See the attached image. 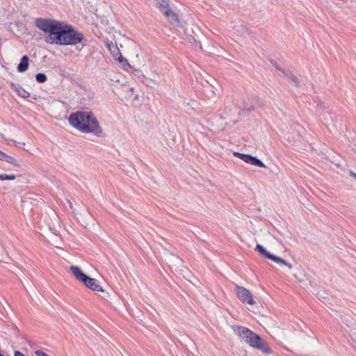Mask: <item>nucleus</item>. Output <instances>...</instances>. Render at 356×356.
Wrapping results in <instances>:
<instances>
[{
	"label": "nucleus",
	"instance_id": "nucleus-11",
	"mask_svg": "<svg viewBox=\"0 0 356 356\" xmlns=\"http://www.w3.org/2000/svg\"><path fill=\"white\" fill-rule=\"evenodd\" d=\"M0 160L4 161H6L8 163L13 164L14 165H18L17 161L14 157H12L6 154V153L1 152V150H0Z\"/></svg>",
	"mask_w": 356,
	"mask_h": 356
},
{
	"label": "nucleus",
	"instance_id": "nucleus-8",
	"mask_svg": "<svg viewBox=\"0 0 356 356\" xmlns=\"http://www.w3.org/2000/svg\"><path fill=\"white\" fill-rule=\"evenodd\" d=\"M81 283L92 291H103V289L98 284L97 280L87 275L85 277L83 280L81 282Z\"/></svg>",
	"mask_w": 356,
	"mask_h": 356
},
{
	"label": "nucleus",
	"instance_id": "nucleus-3",
	"mask_svg": "<svg viewBox=\"0 0 356 356\" xmlns=\"http://www.w3.org/2000/svg\"><path fill=\"white\" fill-rule=\"evenodd\" d=\"M232 329L234 332L250 347L261 351L264 354L272 353L267 342L251 330L240 325H234Z\"/></svg>",
	"mask_w": 356,
	"mask_h": 356
},
{
	"label": "nucleus",
	"instance_id": "nucleus-14",
	"mask_svg": "<svg viewBox=\"0 0 356 356\" xmlns=\"http://www.w3.org/2000/svg\"><path fill=\"white\" fill-rule=\"evenodd\" d=\"M92 219L90 214L88 212H84L79 218V220L83 225L84 227H87L90 225V221Z\"/></svg>",
	"mask_w": 356,
	"mask_h": 356
},
{
	"label": "nucleus",
	"instance_id": "nucleus-23",
	"mask_svg": "<svg viewBox=\"0 0 356 356\" xmlns=\"http://www.w3.org/2000/svg\"><path fill=\"white\" fill-rule=\"evenodd\" d=\"M129 90L132 92L134 90V88H130Z\"/></svg>",
	"mask_w": 356,
	"mask_h": 356
},
{
	"label": "nucleus",
	"instance_id": "nucleus-9",
	"mask_svg": "<svg viewBox=\"0 0 356 356\" xmlns=\"http://www.w3.org/2000/svg\"><path fill=\"white\" fill-rule=\"evenodd\" d=\"M70 271L72 273V275L75 277V279L81 282L86 275L84 273L83 269L76 265H72L70 267Z\"/></svg>",
	"mask_w": 356,
	"mask_h": 356
},
{
	"label": "nucleus",
	"instance_id": "nucleus-15",
	"mask_svg": "<svg viewBox=\"0 0 356 356\" xmlns=\"http://www.w3.org/2000/svg\"><path fill=\"white\" fill-rule=\"evenodd\" d=\"M132 73L136 76L137 78H138L143 83H145V79H146V76L144 75L142 70L139 69H135L133 67V69L131 70Z\"/></svg>",
	"mask_w": 356,
	"mask_h": 356
},
{
	"label": "nucleus",
	"instance_id": "nucleus-17",
	"mask_svg": "<svg viewBox=\"0 0 356 356\" xmlns=\"http://www.w3.org/2000/svg\"><path fill=\"white\" fill-rule=\"evenodd\" d=\"M251 165L258 166L260 168H266L265 164L256 156H252Z\"/></svg>",
	"mask_w": 356,
	"mask_h": 356
},
{
	"label": "nucleus",
	"instance_id": "nucleus-4",
	"mask_svg": "<svg viewBox=\"0 0 356 356\" xmlns=\"http://www.w3.org/2000/svg\"><path fill=\"white\" fill-rule=\"evenodd\" d=\"M155 5L171 24H179L178 17L171 10L168 0H156Z\"/></svg>",
	"mask_w": 356,
	"mask_h": 356
},
{
	"label": "nucleus",
	"instance_id": "nucleus-6",
	"mask_svg": "<svg viewBox=\"0 0 356 356\" xmlns=\"http://www.w3.org/2000/svg\"><path fill=\"white\" fill-rule=\"evenodd\" d=\"M236 294L238 300L243 303H246L250 305L255 304V301L252 298V295L250 291L247 289L236 286Z\"/></svg>",
	"mask_w": 356,
	"mask_h": 356
},
{
	"label": "nucleus",
	"instance_id": "nucleus-7",
	"mask_svg": "<svg viewBox=\"0 0 356 356\" xmlns=\"http://www.w3.org/2000/svg\"><path fill=\"white\" fill-rule=\"evenodd\" d=\"M117 53L113 55L115 60L118 62L119 66L126 72L133 69V67L129 64L127 59L122 56L120 51L118 44H116Z\"/></svg>",
	"mask_w": 356,
	"mask_h": 356
},
{
	"label": "nucleus",
	"instance_id": "nucleus-1",
	"mask_svg": "<svg viewBox=\"0 0 356 356\" xmlns=\"http://www.w3.org/2000/svg\"><path fill=\"white\" fill-rule=\"evenodd\" d=\"M35 26L47 34L44 40L49 44L74 45L83 39V35L72 26L58 20L39 18L35 20Z\"/></svg>",
	"mask_w": 356,
	"mask_h": 356
},
{
	"label": "nucleus",
	"instance_id": "nucleus-19",
	"mask_svg": "<svg viewBox=\"0 0 356 356\" xmlns=\"http://www.w3.org/2000/svg\"><path fill=\"white\" fill-rule=\"evenodd\" d=\"M289 79L291 80V81L292 83H293L295 84V86H298V78L296 76H294L292 74H290L289 75Z\"/></svg>",
	"mask_w": 356,
	"mask_h": 356
},
{
	"label": "nucleus",
	"instance_id": "nucleus-10",
	"mask_svg": "<svg viewBox=\"0 0 356 356\" xmlns=\"http://www.w3.org/2000/svg\"><path fill=\"white\" fill-rule=\"evenodd\" d=\"M11 86L12 88L14 90H15L17 92L18 95L20 96L21 97L28 98L30 96V93L26 90L21 87L19 85L16 83H12Z\"/></svg>",
	"mask_w": 356,
	"mask_h": 356
},
{
	"label": "nucleus",
	"instance_id": "nucleus-16",
	"mask_svg": "<svg viewBox=\"0 0 356 356\" xmlns=\"http://www.w3.org/2000/svg\"><path fill=\"white\" fill-rule=\"evenodd\" d=\"M15 179V175L0 174V181H13Z\"/></svg>",
	"mask_w": 356,
	"mask_h": 356
},
{
	"label": "nucleus",
	"instance_id": "nucleus-18",
	"mask_svg": "<svg viewBox=\"0 0 356 356\" xmlns=\"http://www.w3.org/2000/svg\"><path fill=\"white\" fill-rule=\"evenodd\" d=\"M36 80L39 83H44L47 81V76L44 74L39 73L36 75Z\"/></svg>",
	"mask_w": 356,
	"mask_h": 356
},
{
	"label": "nucleus",
	"instance_id": "nucleus-5",
	"mask_svg": "<svg viewBox=\"0 0 356 356\" xmlns=\"http://www.w3.org/2000/svg\"><path fill=\"white\" fill-rule=\"evenodd\" d=\"M255 250L257 251L263 257L275 261L277 264L284 265L289 269L292 268V265L286 262L284 259L281 257H277L274 254L269 253L261 245L257 244L255 248Z\"/></svg>",
	"mask_w": 356,
	"mask_h": 356
},
{
	"label": "nucleus",
	"instance_id": "nucleus-12",
	"mask_svg": "<svg viewBox=\"0 0 356 356\" xmlns=\"http://www.w3.org/2000/svg\"><path fill=\"white\" fill-rule=\"evenodd\" d=\"M29 67V58L26 56H24L22 59L21 62L17 66V70L19 72H24L27 70Z\"/></svg>",
	"mask_w": 356,
	"mask_h": 356
},
{
	"label": "nucleus",
	"instance_id": "nucleus-22",
	"mask_svg": "<svg viewBox=\"0 0 356 356\" xmlns=\"http://www.w3.org/2000/svg\"><path fill=\"white\" fill-rule=\"evenodd\" d=\"M350 175L356 179V173L353 172H350Z\"/></svg>",
	"mask_w": 356,
	"mask_h": 356
},
{
	"label": "nucleus",
	"instance_id": "nucleus-20",
	"mask_svg": "<svg viewBox=\"0 0 356 356\" xmlns=\"http://www.w3.org/2000/svg\"><path fill=\"white\" fill-rule=\"evenodd\" d=\"M35 353L37 356H48L45 353H44L41 350H37V351H35Z\"/></svg>",
	"mask_w": 356,
	"mask_h": 356
},
{
	"label": "nucleus",
	"instance_id": "nucleus-13",
	"mask_svg": "<svg viewBox=\"0 0 356 356\" xmlns=\"http://www.w3.org/2000/svg\"><path fill=\"white\" fill-rule=\"evenodd\" d=\"M234 155L236 156V157L239 158L240 159H241L246 163L251 164L253 156L250 155V154H242V153L236 152H234Z\"/></svg>",
	"mask_w": 356,
	"mask_h": 356
},
{
	"label": "nucleus",
	"instance_id": "nucleus-21",
	"mask_svg": "<svg viewBox=\"0 0 356 356\" xmlns=\"http://www.w3.org/2000/svg\"><path fill=\"white\" fill-rule=\"evenodd\" d=\"M15 356H24V355L22 353H21L20 352L16 351L15 353Z\"/></svg>",
	"mask_w": 356,
	"mask_h": 356
},
{
	"label": "nucleus",
	"instance_id": "nucleus-2",
	"mask_svg": "<svg viewBox=\"0 0 356 356\" xmlns=\"http://www.w3.org/2000/svg\"><path fill=\"white\" fill-rule=\"evenodd\" d=\"M70 124L83 133H101L98 122L90 111H77L69 116Z\"/></svg>",
	"mask_w": 356,
	"mask_h": 356
}]
</instances>
